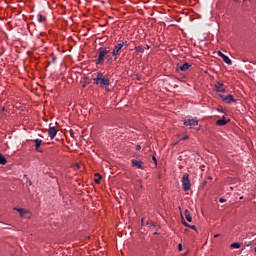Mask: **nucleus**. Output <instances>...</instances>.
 I'll list each match as a JSON object with an SVG mask.
<instances>
[{
	"label": "nucleus",
	"mask_w": 256,
	"mask_h": 256,
	"mask_svg": "<svg viewBox=\"0 0 256 256\" xmlns=\"http://www.w3.org/2000/svg\"><path fill=\"white\" fill-rule=\"evenodd\" d=\"M125 45H128L127 41H124L122 43H119L115 46V48L113 49L112 55L114 57V61H117L123 47H125Z\"/></svg>",
	"instance_id": "2"
},
{
	"label": "nucleus",
	"mask_w": 256,
	"mask_h": 256,
	"mask_svg": "<svg viewBox=\"0 0 256 256\" xmlns=\"http://www.w3.org/2000/svg\"><path fill=\"white\" fill-rule=\"evenodd\" d=\"M33 142L35 143L36 151L41 152V150H39V148L42 145V140L41 139H35V140H33Z\"/></svg>",
	"instance_id": "11"
},
{
	"label": "nucleus",
	"mask_w": 256,
	"mask_h": 256,
	"mask_svg": "<svg viewBox=\"0 0 256 256\" xmlns=\"http://www.w3.org/2000/svg\"><path fill=\"white\" fill-rule=\"evenodd\" d=\"M184 217L186 218V221H188V223L192 222V217L189 210L184 211Z\"/></svg>",
	"instance_id": "13"
},
{
	"label": "nucleus",
	"mask_w": 256,
	"mask_h": 256,
	"mask_svg": "<svg viewBox=\"0 0 256 256\" xmlns=\"http://www.w3.org/2000/svg\"><path fill=\"white\" fill-rule=\"evenodd\" d=\"M182 225H184L186 228L190 227V224H188L184 219H182Z\"/></svg>",
	"instance_id": "23"
},
{
	"label": "nucleus",
	"mask_w": 256,
	"mask_h": 256,
	"mask_svg": "<svg viewBox=\"0 0 256 256\" xmlns=\"http://www.w3.org/2000/svg\"><path fill=\"white\" fill-rule=\"evenodd\" d=\"M7 164V160L3 154L0 153V165L5 166Z\"/></svg>",
	"instance_id": "16"
},
{
	"label": "nucleus",
	"mask_w": 256,
	"mask_h": 256,
	"mask_svg": "<svg viewBox=\"0 0 256 256\" xmlns=\"http://www.w3.org/2000/svg\"><path fill=\"white\" fill-rule=\"evenodd\" d=\"M56 134H57V130L55 126H52V124H50L49 137L51 138V140H53L56 137Z\"/></svg>",
	"instance_id": "9"
},
{
	"label": "nucleus",
	"mask_w": 256,
	"mask_h": 256,
	"mask_svg": "<svg viewBox=\"0 0 256 256\" xmlns=\"http://www.w3.org/2000/svg\"><path fill=\"white\" fill-rule=\"evenodd\" d=\"M234 1H238V0H234Z\"/></svg>",
	"instance_id": "36"
},
{
	"label": "nucleus",
	"mask_w": 256,
	"mask_h": 256,
	"mask_svg": "<svg viewBox=\"0 0 256 256\" xmlns=\"http://www.w3.org/2000/svg\"><path fill=\"white\" fill-rule=\"evenodd\" d=\"M46 18L43 17L41 14L38 15V21L39 23H43V21L45 20Z\"/></svg>",
	"instance_id": "22"
},
{
	"label": "nucleus",
	"mask_w": 256,
	"mask_h": 256,
	"mask_svg": "<svg viewBox=\"0 0 256 256\" xmlns=\"http://www.w3.org/2000/svg\"><path fill=\"white\" fill-rule=\"evenodd\" d=\"M220 236H221L220 234H216V235H214V238H218Z\"/></svg>",
	"instance_id": "31"
},
{
	"label": "nucleus",
	"mask_w": 256,
	"mask_h": 256,
	"mask_svg": "<svg viewBox=\"0 0 256 256\" xmlns=\"http://www.w3.org/2000/svg\"><path fill=\"white\" fill-rule=\"evenodd\" d=\"M216 92L225 93V89H223V83L221 82L216 83Z\"/></svg>",
	"instance_id": "10"
},
{
	"label": "nucleus",
	"mask_w": 256,
	"mask_h": 256,
	"mask_svg": "<svg viewBox=\"0 0 256 256\" xmlns=\"http://www.w3.org/2000/svg\"><path fill=\"white\" fill-rule=\"evenodd\" d=\"M99 77H100V81H99V85L100 87L103 89L104 87L107 88L110 85V80L108 78V76H105L102 72H99Z\"/></svg>",
	"instance_id": "4"
},
{
	"label": "nucleus",
	"mask_w": 256,
	"mask_h": 256,
	"mask_svg": "<svg viewBox=\"0 0 256 256\" xmlns=\"http://www.w3.org/2000/svg\"><path fill=\"white\" fill-rule=\"evenodd\" d=\"M111 51L106 48H100L98 52V59L96 60V65H103L107 55H110Z\"/></svg>",
	"instance_id": "1"
},
{
	"label": "nucleus",
	"mask_w": 256,
	"mask_h": 256,
	"mask_svg": "<svg viewBox=\"0 0 256 256\" xmlns=\"http://www.w3.org/2000/svg\"><path fill=\"white\" fill-rule=\"evenodd\" d=\"M254 252L256 253V246H255V248H254Z\"/></svg>",
	"instance_id": "35"
},
{
	"label": "nucleus",
	"mask_w": 256,
	"mask_h": 256,
	"mask_svg": "<svg viewBox=\"0 0 256 256\" xmlns=\"http://www.w3.org/2000/svg\"><path fill=\"white\" fill-rule=\"evenodd\" d=\"M241 247V244L238 242H234L232 243V245H230V248L232 249H239Z\"/></svg>",
	"instance_id": "19"
},
{
	"label": "nucleus",
	"mask_w": 256,
	"mask_h": 256,
	"mask_svg": "<svg viewBox=\"0 0 256 256\" xmlns=\"http://www.w3.org/2000/svg\"><path fill=\"white\" fill-rule=\"evenodd\" d=\"M144 221H145V218H142V220H141L142 225H144Z\"/></svg>",
	"instance_id": "32"
},
{
	"label": "nucleus",
	"mask_w": 256,
	"mask_h": 256,
	"mask_svg": "<svg viewBox=\"0 0 256 256\" xmlns=\"http://www.w3.org/2000/svg\"><path fill=\"white\" fill-rule=\"evenodd\" d=\"M227 202V199H225V198H220V203H226Z\"/></svg>",
	"instance_id": "27"
},
{
	"label": "nucleus",
	"mask_w": 256,
	"mask_h": 256,
	"mask_svg": "<svg viewBox=\"0 0 256 256\" xmlns=\"http://www.w3.org/2000/svg\"><path fill=\"white\" fill-rule=\"evenodd\" d=\"M191 65L187 62H185L184 64H182L180 66V71H188V69H190Z\"/></svg>",
	"instance_id": "14"
},
{
	"label": "nucleus",
	"mask_w": 256,
	"mask_h": 256,
	"mask_svg": "<svg viewBox=\"0 0 256 256\" xmlns=\"http://www.w3.org/2000/svg\"><path fill=\"white\" fill-rule=\"evenodd\" d=\"M24 178L28 179L26 174L24 175Z\"/></svg>",
	"instance_id": "34"
},
{
	"label": "nucleus",
	"mask_w": 256,
	"mask_h": 256,
	"mask_svg": "<svg viewBox=\"0 0 256 256\" xmlns=\"http://www.w3.org/2000/svg\"><path fill=\"white\" fill-rule=\"evenodd\" d=\"M188 228H190V229H192V230H194V231H197V228H196L195 225H190V226H188Z\"/></svg>",
	"instance_id": "24"
},
{
	"label": "nucleus",
	"mask_w": 256,
	"mask_h": 256,
	"mask_svg": "<svg viewBox=\"0 0 256 256\" xmlns=\"http://www.w3.org/2000/svg\"><path fill=\"white\" fill-rule=\"evenodd\" d=\"M182 189H184V192H188L191 189V182L188 173H184L182 176Z\"/></svg>",
	"instance_id": "3"
},
{
	"label": "nucleus",
	"mask_w": 256,
	"mask_h": 256,
	"mask_svg": "<svg viewBox=\"0 0 256 256\" xmlns=\"http://www.w3.org/2000/svg\"><path fill=\"white\" fill-rule=\"evenodd\" d=\"M197 125H198V120L196 118L194 119L188 118L184 120V126L190 127V129H192L193 127H196Z\"/></svg>",
	"instance_id": "5"
},
{
	"label": "nucleus",
	"mask_w": 256,
	"mask_h": 256,
	"mask_svg": "<svg viewBox=\"0 0 256 256\" xmlns=\"http://www.w3.org/2000/svg\"><path fill=\"white\" fill-rule=\"evenodd\" d=\"M219 96L220 98H222L224 102H226V104L236 103V99H234L233 95H228V96L219 95Z\"/></svg>",
	"instance_id": "6"
},
{
	"label": "nucleus",
	"mask_w": 256,
	"mask_h": 256,
	"mask_svg": "<svg viewBox=\"0 0 256 256\" xmlns=\"http://www.w3.org/2000/svg\"><path fill=\"white\" fill-rule=\"evenodd\" d=\"M106 60H107V62H106L107 65H110V63H112V61H113V57L110 54H107Z\"/></svg>",
	"instance_id": "20"
},
{
	"label": "nucleus",
	"mask_w": 256,
	"mask_h": 256,
	"mask_svg": "<svg viewBox=\"0 0 256 256\" xmlns=\"http://www.w3.org/2000/svg\"><path fill=\"white\" fill-rule=\"evenodd\" d=\"M136 150H137V151H140V150H141V146H140V145H137Z\"/></svg>",
	"instance_id": "30"
},
{
	"label": "nucleus",
	"mask_w": 256,
	"mask_h": 256,
	"mask_svg": "<svg viewBox=\"0 0 256 256\" xmlns=\"http://www.w3.org/2000/svg\"><path fill=\"white\" fill-rule=\"evenodd\" d=\"M101 179H102V175H100L99 173H95V179H94V181H95V183H96L97 185L100 184Z\"/></svg>",
	"instance_id": "15"
},
{
	"label": "nucleus",
	"mask_w": 256,
	"mask_h": 256,
	"mask_svg": "<svg viewBox=\"0 0 256 256\" xmlns=\"http://www.w3.org/2000/svg\"><path fill=\"white\" fill-rule=\"evenodd\" d=\"M189 139V136L188 135H185L184 137H182V141H186Z\"/></svg>",
	"instance_id": "28"
},
{
	"label": "nucleus",
	"mask_w": 256,
	"mask_h": 256,
	"mask_svg": "<svg viewBox=\"0 0 256 256\" xmlns=\"http://www.w3.org/2000/svg\"><path fill=\"white\" fill-rule=\"evenodd\" d=\"M152 160L154 161V163L157 165V158L155 156H153Z\"/></svg>",
	"instance_id": "29"
},
{
	"label": "nucleus",
	"mask_w": 256,
	"mask_h": 256,
	"mask_svg": "<svg viewBox=\"0 0 256 256\" xmlns=\"http://www.w3.org/2000/svg\"><path fill=\"white\" fill-rule=\"evenodd\" d=\"M135 49L139 52V53H144V48L142 46H136Z\"/></svg>",
	"instance_id": "21"
},
{
	"label": "nucleus",
	"mask_w": 256,
	"mask_h": 256,
	"mask_svg": "<svg viewBox=\"0 0 256 256\" xmlns=\"http://www.w3.org/2000/svg\"><path fill=\"white\" fill-rule=\"evenodd\" d=\"M244 199V197L243 196H241L240 198H239V200H243Z\"/></svg>",
	"instance_id": "33"
},
{
	"label": "nucleus",
	"mask_w": 256,
	"mask_h": 256,
	"mask_svg": "<svg viewBox=\"0 0 256 256\" xmlns=\"http://www.w3.org/2000/svg\"><path fill=\"white\" fill-rule=\"evenodd\" d=\"M14 210H16L21 217H23L26 213V211L23 208H14Z\"/></svg>",
	"instance_id": "17"
},
{
	"label": "nucleus",
	"mask_w": 256,
	"mask_h": 256,
	"mask_svg": "<svg viewBox=\"0 0 256 256\" xmlns=\"http://www.w3.org/2000/svg\"><path fill=\"white\" fill-rule=\"evenodd\" d=\"M227 123H228L227 120H225V119H219L218 121H216V126L224 127V126L227 125Z\"/></svg>",
	"instance_id": "12"
},
{
	"label": "nucleus",
	"mask_w": 256,
	"mask_h": 256,
	"mask_svg": "<svg viewBox=\"0 0 256 256\" xmlns=\"http://www.w3.org/2000/svg\"><path fill=\"white\" fill-rule=\"evenodd\" d=\"M218 57H221L222 60H224V63H226V65H232V60L226 56L223 52L218 51Z\"/></svg>",
	"instance_id": "7"
},
{
	"label": "nucleus",
	"mask_w": 256,
	"mask_h": 256,
	"mask_svg": "<svg viewBox=\"0 0 256 256\" xmlns=\"http://www.w3.org/2000/svg\"><path fill=\"white\" fill-rule=\"evenodd\" d=\"M27 184H28L29 187L32 186V181L30 179H28V178H27Z\"/></svg>",
	"instance_id": "26"
},
{
	"label": "nucleus",
	"mask_w": 256,
	"mask_h": 256,
	"mask_svg": "<svg viewBox=\"0 0 256 256\" xmlns=\"http://www.w3.org/2000/svg\"><path fill=\"white\" fill-rule=\"evenodd\" d=\"M178 251H183V245L180 243V244H178Z\"/></svg>",
	"instance_id": "25"
},
{
	"label": "nucleus",
	"mask_w": 256,
	"mask_h": 256,
	"mask_svg": "<svg viewBox=\"0 0 256 256\" xmlns=\"http://www.w3.org/2000/svg\"><path fill=\"white\" fill-rule=\"evenodd\" d=\"M95 85H100V72L97 76L93 79Z\"/></svg>",
	"instance_id": "18"
},
{
	"label": "nucleus",
	"mask_w": 256,
	"mask_h": 256,
	"mask_svg": "<svg viewBox=\"0 0 256 256\" xmlns=\"http://www.w3.org/2000/svg\"><path fill=\"white\" fill-rule=\"evenodd\" d=\"M133 167H136L137 169L144 170V163L141 160H132Z\"/></svg>",
	"instance_id": "8"
}]
</instances>
